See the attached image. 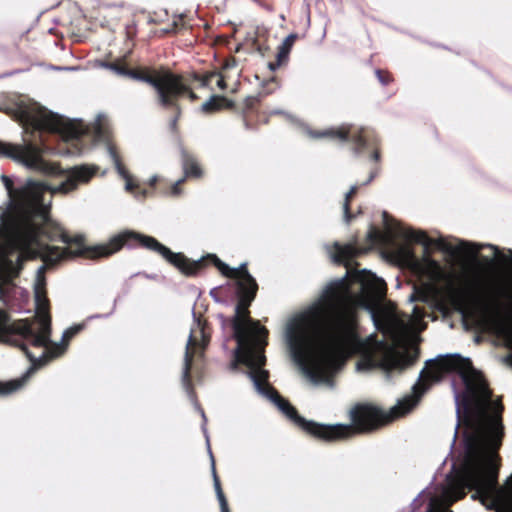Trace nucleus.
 <instances>
[{"instance_id":"1","label":"nucleus","mask_w":512,"mask_h":512,"mask_svg":"<svg viewBox=\"0 0 512 512\" xmlns=\"http://www.w3.org/2000/svg\"><path fill=\"white\" fill-rule=\"evenodd\" d=\"M333 260L347 267L349 278L329 283L317 304L306 313L292 319L286 328L288 345L295 356L302 355L308 346L309 331L320 343L312 369L325 375L340 368L353 355H362L358 365L375 367L376 360L371 353L368 340L359 333L358 305L361 293H370L381 298L386 293V284L369 272L353 271V259L361 251L353 244H334Z\"/></svg>"},{"instance_id":"2","label":"nucleus","mask_w":512,"mask_h":512,"mask_svg":"<svg viewBox=\"0 0 512 512\" xmlns=\"http://www.w3.org/2000/svg\"><path fill=\"white\" fill-rule=\"evenodd\" d=\"M447 373L458 374L465 385V390L456 396L458 413L460 409L463 410L467 425L473 431L474 423L482 415L489 414L486 409L494 405L491 403L492 391L469 358L454 354L429 361L412 388L413 394L398 401L389 412L371 403H358L349 412L351 424H324L321 441H345L359 434L374 432L405 416L416 407L430 387Z\"/></svg>"},{"instance_id":"3","label":"nucleus","mask_w":512,"mask_h":512,"mask_svg":"<svg viewBox=\"0 0 512 512\" xmlns=\"http://www.w3.org/2000/svg\"><path fill=\"white\" fill-rule=\"evenodd\" d=\"M2 224L3 237L12 248L33 254L36 247L40 258L48 266L78 257L92 260L107 258L124 246L146 249V239L151 238L133 230H125L111 237L107 243L87 246L84 235L70 236L60 224L52 220L40 200L28 207L9 211L3 215Z\"/></svg>"},{"instance_id":"4","label":"nucleus","mask_w":512,"mask_h":512,"mask_svg":"<svg viewBox=\"0 0 512 512\" xmlns=\"http://www.w3.org/2000/svg\"><path fill=\"white\" fill-rule=\"evenodd\" d=\"M501 400L494 402L491 414L482 415L473 426V431L465 433V464L455 476L448 477V492L453 501L466 496V489L475 491L473 499L482 503L490 500L497 512H512V474L505 486L500 487L499 449L505 436Z\"/></svg>"},{"instance_id":"5","label":"nucleus","mask_w":512,"mask_h":512,"mask_svg":"<svg viewBox=\"0 0 512 512\" xmlns=\"http://www.w3.org/2000/svg\"><path fill=\"white\" fill-rule=\"evenodd\" d=\"M102 65L118 75L151 85L156 92V101L159 106H180L179 100L184 96H187L192 102L198 99L190 85L185 82L183 75L174 73L168 67L130 68L125 57L110 62L106 61Z\"/></svg>"},{"instance_id":"6","label":"nucleus","mask_w":512,"mask_h":512,"mask_svg":"<svg viewBox=\"0 0 512 512\" xmlns=\"http://www.w3.org/2000/svg\"><path fill=\"white\" fill-rule=\"evenodd\" d=\"M0 157H7L26 167L47 174L64 175L65 179L59 183L55 191L67 194L88 183L96 174V168L87 165L75 166L63 171L58 164L49 163L43 158V148L29 142L25 144H12L0 141Z\"/></svg>"},{"instance_id":"7","label":"nucleus","mask_w":512,"mask_h":512,"mask_svg":"<svg viewBox=\"0 0 512 512\" xmlns=\"http://www.w3.org/2000/svg\"><path fill=\"white\" fill-rule=\"evenodd\" d=\"M15 119L26 133L50 132L59 134L65 140L79 139L87 133L79 120H70L48 111L37 103H20L14 110Z\"/></svg>"},{"instance_id":"8","label":"nucleus","mask_w":512,"mask_h":512,"mask_svg":"<svg viewBox=\"0 0 512 512\" xmlns=\"http://www.w3.org/2000/svg\"><path fill=\"white\" fill-rule=\"evenodd\" d=\"M146 249L161 255L169 264L177 268L182 274L188 277L197 276L201 271L206 269L209 265H214L219 272L225 277L237 279V281L255 280L249 273L247 263H242L238 268H230L227 264L222 262L217 255L207 254L199 260H191L183 253H175L168 247L160 243L156 238L152 237L146 239Z\"/></svg>"},{"instance_id":"9","label":"nucleus","mask_w":512,"mask_h":512,"mask_svg":"<svg viewBox=\"0 0 512 512\" xmlns=\"http://www.w3.org/2000/svg\"><path fill=\"white\" fill-rule=\"evenodd\" d=\"M37 329L29 319L12 321L9 313L0 309V342L11 341L15 337L26 340L33 347H42L51 336L50 301L36 302Z\"/></svg>"},{"instance_id":"10","label":"nucleus","mask_w":512,"mask_h":512,"mask_svg":"<svg viewBox=\"0 0 512 512\" xmlns=\"http://www.w3.org/2000/svg\"><path fill=\"white\" fill-rule=\"evenodd\" d=\"M251 298L237 300L235 315L231 318L233 336L239 347V354L244 362H250V355L257 343L264 341L268 337V330L261 326L259 321H254L250 317L249 307Z\"/></svg>"},{"instance_id":"11","label":"nucleus","mask_w":512,"mask_h":512,"mask_svg":"<svg viewBox=\"0 0 512 512\" xmlns=\"http://www.w3.org/2000/svg\"><path fill=\"white\" fill-rule=\"evenodd\" d=\"M383 222L390 238H402L412 243L422 244L426 250L434 245L452 256H458L460 254L476 256L481 249V246L466 241H461L459 245L454 246L442 238L433 240L425 231L403 227L400 222L392 218L386 211L383 212Z\"/></svg>"},{"instance_id":"12","label":"nucleus","mask_w":512,"mask_h":512,"mask_svg":"<svg viewBox=\"0 0 512 512\" xmlns=\"http://www.w3.org/2000/svg\"><path fill=\"white\" fill-rule=\"evenodd\" d=\"M312 138H330L341 142L351 138L353 142V150L356 154L362 153L367 149H371V159L375 162L380 161V140L375 131L369 128H360L352 131L350 126L342 125L337 128H329L325 130H313L309 132Z\"/></svg>"},{"instance_id":"13","label":"nucleus","mask_w":512,"mask_h":512,"mask_svg":"<svg viewBox=\"0 0 512 512\" xmlns=\"http://www.w3.org/2000/svg\"><path fill=\"white\" fill-rule=\"evenodd\" d=\"M267 345V340L260 341L257 343L250 355L251 361L244 362L242 361L239 354V347L235 349V362L246 365L250 370L251 378L258 389L262 394L270 397V389H275L268 382L269 373L266 370H263L262 367L266 364V357L264 355V348ZM233 365H236L234 363Z\"/></svg>"},{"instance_id":"14","label":"nucleus","mask_w":512,"mask_h":512,"mask_svg":"<svg viewBox=\"0 0 512 512\" xmlns=\"http://www.w3.org/2000/svg\"><path fill=\"white\" fill-rule=\"evenodd\" d=\"M209 327L205 320L197 319L196 328L191 329L184 357V368H183V381L190 383L191 381V369L193 365V359L197 355V350H200V356L203 355V351L210 342Z\"/></svg>"},{"instance_id":"15","label":"nucleus","mask_w":512,"mask_h":512,"mask_svg":"<svg viewBox=\"0 0 512 512\" xmlns=\"http://www.w3.org/2000/svg\"><path fill=\"white\" fill-rule=\"evenodd\" d=\"M270 397H268L278 409L285 414L296 426L302 429L310 436L321 440L324 424L307 420L299 415L297 409L285 398H283L276 389H270Z\"/></svg>"},{"instance_id":"16","label":"nucleus","mask_w":512,"mask_h":512,"mask_svg":"<svg viewBox=\"0 0 512 512\" xmlns=\"http://www.w3.org/2000/svg\"><path fill=\"white\" fill-rule=\"evenodd\" d=\"M5 343L19 347L34 366L45 364L47 361L63 355L68 346L66 342L62 341L60 344H57L52 343L49 339L48 342L41 347L44 349L42 355L37 358L28 349V344L30 345V343L20 337H15L11 341Z\"/></svg>"},{"instance_id":"17","label":"nucleus","mask_w":512,"mask_h":512,"mask_svg":"<svg viewBox=\"0 0 512 512\" xmlns=\"http://www.w3.org/2000/svg\"><path fill=\"white\" fill-rule=\"evenodd\" d=\"M2 181L7 189L10 199L15 203V207L11 211H15L21 207H28L40 200V195L36 184H30L25 187L15 188L13 180L2 175Z\"/></svg>"},{"instance_id":"18","label":"nucleus","mask_w":512,"mask_h":512,"mask_svg":"<svg viewBox=\"0 0 512 512\" xmlns=\"http://www.w3.org/2000/svg\"><path fill=\"white\" fill-rule=\"evenodd\" d=\"M479 325L487 330L494 331L508 339L512 338V328L501 317L499 307L485 306L479 317Z\"/></svg>"},{"instance_id":"19","label":"nucleus","mask_w":512,"mask_h":512,"mask_svg":"<svg viewBox=\"0 0 512 512\" xmlns=\"http://www.w3.org/2000/svg\"><path fill=\"white\" fill-rule=\"evenodd\" d=\"M181 167L183 170V178L187 179H200L203 176V169L198 159L190 153L187 149L181 148L180 150Z\"/></svg>"},{"instance_id":"20","label":"nucleus","mask_w":512,"mask_h":512,"mask_svg":"<svg viewBox=\"0 0 512 512\" xmlns=\"http://www.w3.org/2000/svg\"><path fill=\"white\" fill-rule=\"evenodd\" d=\"M297 38L298 35L292 33L288 35L284 39V41L278 46L276 60L274 62L269 63V68L272 71H275L276 69L287 63L289 59V54Z\"/></svg>"},{"instance_id":"21","label":"nucleus","mask_w":512,"mask_h":512,"mask_svg":"<svg viewBox=\"0 0 512 512\" xmlns=\"http://www.w3.org/2000/svg\"><path fill=\"white\" fill-rule=\"evenodd\" d=\"M234 108L235 103L232 100L225 96L213 95L202 104L201 111L210 115L224 110H233Z\"/></svg>"},{"instance_id":"22","label":"nucleus","mask_w":512,"mask_h":512,"mask_svg":"<svg viewBox=\"0 0 512 512\" xmlns=\"http://www.w3.org/2000/svg\"><path fill=\"white\" fill-rule=\"evenodd\" d=\"M211 472L213 477L214 489L220 505V510L221 512H230L228 501L222 489L220 477L217 473L215 460L213 456H211Z\"/></svg>"},{"instance_id":"23","label":"nucleus","mask_w":512,"mask_h":512,"mask_svg":"<svg viewBox=\"0 0 512 512\" xmlns=\"http://www.w3.org/2000/svg\"><path fill=\"white\" fill-rule=\"evenodd\" d=\"M236 286H237V300H246V299H249V297L251 298V302L254 301V299L256 298V295H257V291H258V284L256 282V280H252L251 282L249 281H246V280H242V281H237L236 282Z\"/></svg>"},{"instance_id":"24","label":"nucleus","mask_w":512,"mask_h":512,"mask_svg":"<svg viewBox=\"0 0 512 512\" xmlns=\"http://www.w3.org/2000/svg\"><path fill=\"white\" fill-rule=\"evenodd\" d=\"M216 76L219 77L217 80V86L220 89H226V87H227L226 80H225L224 75L221 72L210 71V72H206L204 74H199L197 72L191 73V79L194 81L200 82L201 86H208L211 83L212 79Z\"/></svg>"},{"instance_id":"25","label":"nucleus","mask_w":512,"mask_h":512,"mask_svg":"<svg viewBox=\"0 0 512 512\" xmlns=\"http://www.w3.org/2000/svg\"><path fill=\"white\" fill-rule=\"evenodd\" d=\"M3 227L0 229V255L4 254L5 253V246L3 244V241L4 240L7 244V246L12 249V250H17L19 251V255L17 256V260H16V263H17V268H18V271L22 269V265H23V262L27 259H34L36 258L38 255L40 256V252L39 250L34 247V252L33 254H27V253H22V250L20 249H15V248H12L9 243L5 240V238L3 237Z\"/></svg>"},{"instance_id":"26","label":"nucleus","mask_w":512,"mask_h":512,"mask_svg":"<svg viewBox=\"0 0 512 512\" xmlns=\"http://www.w3.org/2000/svg\"><path fill=\"white\" fill-rule=\"evenodd\" d=\"M262 98H263V94L258 93L256 96H248L244 100V107H243L242 113H243L244 124L247 129L250 128V125L247 121V116L250 113H253L258 110Z\"/></svg>"},{"instance_id":"27","label":"nucleus","mask_w":512,"mask_h":512,"mask_svg":"<svg viewBox=\"0 0 512 512\" xmlns=\"http://www.w3.org/2000/svg\"><path fill=\"white\" fill-rule=\"evenodd\" d=\"M359 186L353 185L346 193L343 204V216L346 223H350L356 216L351 211V202L358 192Z\"/></svg>"},{"instance_id":"28","label":"nucleus","mask_w":512,"mask_h":512,"mask_svg":"<svg viewBox=\"0 0 512 512\" xmlns=\"http://www.w3.org/2000/svg\"><path fill=\"white\" fill-rule=\"evenodd\" d=\"M399 358L393 350H387L381 359L379 366L391 370L399 366Z\"/></svg>"},{"instance_id":"29","label":"nucleus","mask_w":512,"mask_h":512,"mask_svg":"<svg viewBox=\"0 0 512 512\" xmlns=\"http://www.w3.org/2000/svg\"><path fill=\"white\" fill-rule=\"evenodd\" d=\"M26 377L20 379L11 380L5 383L0 382V395H7L17 391L25 383Z\"/></svg>"},{"instance_id":"30","label":"nucleus","mask_w":512,"mask_h":512,"mask_svg":"<svg viewBox=\"0 0 512 512\" xmlns=\"http://www.w3.org/2000/svg\"><path fill=\"white\" fill-rule=\"evenodd\" d=\"M367 239L371 244H382L386 242L387 236L383 234L379 229L372 226L367 233Z\"/></svg>"},{"instance_id":"31","label":"nucleus","mask_w":512,"mask_h":512,"mask_svg":"<svg viewBox=\"0 0 512 512\" xmlns=\"http://www.w3.org/2000/svg\"><path fill=\"white\" fill-rule=\"evenodd\" d=\"M35 302H40L44 299H48L47 297V291H46V283L45 278L41 277L38 279L36 285H35Z\"/></svg>"},{"instance_id":"32","label":"nucleus","mask_w":512,"mask_h":512,"mask_svg":"<svg viewBox=\"0 0 512 512\" xmlns=\"http://www.w3.org/2000/svg\"><path fill=\"white\" fill-rule=\"evenodd\" d=\"M163 109H172L174 111V116L170 121V129L172 132H178V121L182 114L181 106H161Z\"/></svg>"},{"instance_id":"33","label":"nucleus","mask_w":512,"mask_h":512,"mask_svg":"<svg viewBox=\"0 0 512 512\" xmlns=\"http://www.w3.org/2000/svg\"><path fill=\"white\" fill-rule=\"evenodd\" d=\"M375 75L379 82L384 86L389 85L394 81L393 75L388 70L376 69Z\"/></svg>"},{"instance_id":"34","label":"nucleus","mask_w":512,"mask_h":512,"mask_svg":"<svg viewBox=\"0 0 512 512\" xmlns=\"http://www.w3.org/2000/svg\"><path fill=\"white\" fill-rule=\"evenodd\" d=\"M83 325H75L70 328H68L64 334H63V342H66V344H69L70 340L76 336L80 331L83 329Z\"/></svg>"},{"instance_id":"35","label":"nucleus","mask_w":512,"mask_h":512,"mask_svg":"<svg viewBox=\"0 0 512 512\" xmlns=\"http://www.w3.org/2000/svg\"><path fill=\"white\" fill-rule=\"evenodd\" d=\"M185 178H180L174 184H172L169 188L168 194L171 196H179L182 193L181 186L185 183Z\"/></svg>"},{"instance_id":"36","label":"nucleus","mask_w":512,"mask_h":512,"mask_svg":"<svg viewBox=\"0 0 512 512\" xmlns=\"http://www.w3.org/2000/svg\"><path fill=\"white\" fill-rule=\"evenodd\" d=\"M453 301L458 307H462L465 302V296L464 293L460 290H454L453 291Z\"/></svg>"},{"instance_id":"37","label":"nucleus","mask_w":512,"mask_h":512,"mask_svg":"<svg viewBox=\"0 0 512 512\" xmlns=\"http://www.w3.org/2000/svg\"><path fill=\"white\" fill-rule=\"evenodd\" d=\"M236 65H237L236 58L233 57V56H230L227 59H225L223 65H222V69L223 70H228V69L236 67Z\"/></svg>"},{"instance_id":"38","label":"nucleus","mask_w":512,"mask_h":512,"mask_svg":"<svg viewBox=\"0 0 512 512\" xmlns=\"http://www.w3.org/2000/svg\"><path fill=\"white\" fill-rule=\"evenodd\" d=\"M379 166L375 167L371 172H370V175H369V178L366 182L363 183V185H367L369 184L370 182L373 181V179L378 175L379 173Z\"/></svg>"},{"instance_id":"39","label":"nucleus","mask_w":512,"mask_h":512,"mask_svg":"<svg viewBox=\"0 0 512 512\" xmlns=\"http://www.w3.org/2000/svg\"><path fill=\"white\" fill-rule=\"evenodd\" d=\"M126 187L128 190H133L138 187V185L133 184L130 180L127 181Z\"/></svg>"},{"instance_id":"40","label":"nucleus","mask_w":512,"mask_h":512,"mask_svg":"<svg viewBox=\"0 0 512 512\" xmlns=\"http://www.w3.org/2000/svg\"><path fill=\"white\" fill-rule=\"evenodd\" d=\"M158 182V178L157 177H153L151 180H150V186L151 187H154L156 185V183Z\"/></svg>"},{"instance_id":"41","label":"nucleus","mask_w":512,"mask_h":512,"mask_svg":"<svg viewBox=\"0 0 512 512\" xmlns=\"http://www.w3.org/2000/svg\"><path fill=\"white\" fill-rule=\"evenodd\" d=\"M489 248L493 249L495 254L499 253V249L497 246H494V245H488Z\"/></svg>"},{"instance_id":"42","label":"nucleus","mask_w":512,"mask_h":512,"mask_svg":"<svg viewBox=\"0 0 512 512\" xmlns=\"http://www.w3.org/2000/svg\"><path fill=\"white\" fill-rule=\"evenodd\" d=\"M178 25H179L178 22H176V21L173 22V30L174 31H176L178 29Z\"/></svg>"},{"instance_id":"43","label":"nucleus","mask_w":512,"mask_h":512,"mask_svg":"<svg viewBox=\"0 0 512 512\" xmlns=\"http://www.w3.org/2000/svg\"><path fill=\"white\" fill-rule=\"evenodd\" d=\"M118 169H119L120 173L124 174V172H125V171H124V168H123V167H121V165H120V164L118 165Z\"/></svg>"},{"instance_id":"44","label":"nucleus","mask_w":512,"mask_h":512,"mask_svg":"<svg viewBox=\"0 0 512 512\" xmlns=\"http://www.w3.org/2000/svg\"><path fill=\"white\" fill-rule=\"evenodd\" d=\"M147 193H148V192H147L146 190H144V191H143L144 196H146V195H147Z\"/></svg>"}]
</instances>
